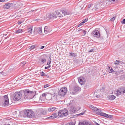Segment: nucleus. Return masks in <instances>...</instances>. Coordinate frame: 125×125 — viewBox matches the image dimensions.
I'll list each match as a JSON object with an SVG mask.
<instances>
[{"label":"nucleus","mask_w":125,"mask_h":125,"mask_svg":"<svg viewBox=\"0 0 125 125\" xmlns=\"http://www.w3.org/2000/svg\"><path fill=\"white\" fill-rule=\"evenodd\" d=\"M105 90V88L104 87H102L100 89V91L101 92H103Z\"/></svg>","instance_id":"37"},{"label":"nucleus","mask_w":125,"mask_h":125,"mask_svg":"<svg viewBox=\"0 0 125 125\" xmlns=\"http://www.w3.org/2000/svg\"><path fill=\"white\" fill-rule=\"evenodd\" d=\"M41 76H46V74H45L43 71H42L41 72Z\"/></svg>","instance_id":"30"},{"label":"nucleus","mask_w":125,"mask_h":125,"mask_svg":"<svg viewBox=\"0 0 125 125\" xmlns=\"http://www.w3.org/2000/svg\"><path fill=\"white\" fill-rule=\"evenodd\" d=\"M76 111V109L75 107L73 106H71L70 107L69 112L71 114L74 113Z\"/></svg>","instance_id":"11"},{"label":"nucleus","mask_w":125,"mask_h":125,"mask_svg":"<svg viewBox=\"0 0 125 125\" xmlns=\"http://www.w3.org/2000/svg\"><path fill=\"white\" fill-rule=\"evenodd\" d=\"M49 86V84H47L44 85V88H46Z\"/></svg>","instance_id":"46"},{"label":"nucleus","mask_w":125,"mask_h":125,"mask_svg":"<svg viewBox=\"0 0 125 125\" xmlns=\"http://www.w3.org/2000/svg\"><path fill=\"white\" fill-rule=\"evenodd\" d=\"M82 31V29H79L78 30V31Z\"/></svg>","instance_id":"63"},{"label":"nucleus","mask_w":125,"mask_h":125,"mask_svg":"<svg viewBox=\"0 0 125 125\" xmlns=\"http://www.w3.org/2000/svg\"><path fill=\"white\" fill-rule=\"evenodd\" d=\"M9 99L7 95H5L3 97L2 102L4 106H8L9 105Z\"/></svg>","instance_id":"7"},{"label":"nucleus","mask_w":125,"mask_h":125,"mask_svg":"<svg viewBox=\"0 0 125 125\" xmlns=\"http://www.w3.org/2000/svg\"><path fill=\"white\" fill-rule=\"evenodd\" d=\"M40 61L42 64H43L46 61V60L44 58H42L41 59Z\"/></svg>","instance_id":"25"},{"label":"nucleus","mask_w":125,"mask_h":125,"mask_svg":"<svg viewBox=\"0 0 125 125\" xmlns=\"http://www.w3.org/2000/svg\"><path fill=\"white\" fill-rule=\"evenodd\" d=\"M55 12L57 15V17H63V15H62L61 14H60L59 11L58 10H57L55 11Z\"/></svg>","instance_id":"18"},{"label":"nucleus","mask_w":125,"mask_h":125,"mask_svg":"<svg viewBox=\"0 0 125 125\" xmlns=\"http://www.w3.org/2000/svg\"><path fill=\"white\" fill-rule=\"evenodd\" d=\"M101 4L100 3L98 4H97V5H96V6H97V7H98L99 8V9H100V8H101Z\"/></svg>","instance_id":"42"},{"label":"nucleus","mask_w":125,"mask_h":125,"mask_svg":"<svg viewBox=\"0 0 125 125\" xmlns=\"http://www.w3.org/2000/svg\"><path fill=\"white\" fill-rule=\"evenodd\" d=\"M118 89L122 94H123L125 93V88L121 87Z\"/></svg>","instance_id":"16"},{"label":"nucleus","mask_w":125,"mask_h":125,"mask_svg":"<svg viewBox=\"0 0 125 125\" xmlns=\"http://www.w3.org/2000/svg\"><path fill=\"white\" fill-rule=\"evenodd\" d=\"M8 0H1V2H4L5 1H7Z\"/></svg>","instance_id":"58"},{"label":"nucleus","mask_w":125,"mask_h":125,"mask_svg":"<svg viewBox=\"0 0 125 125\" xmlns=\"http://www.w3.org/2000/svg\"><path fill=\"white\" fill-rule=\"evenodd\" d=\"M22 23V22L21 21H19L18 22V24H20Z\"/></svg>","instance_id":"54"},{"label":"nucleus","mask_w":125,"mask_h":125,"mask_svg":"<svg viewBox=\"0 0 125 125\" xmlns=\"http://www.w3.org/2000/svg\"><path fill=\"white\" fill-rule=\"evenodd\" d=\"M84 23L83 22H82L79 24L78 25V27H79L80 26L83 25V24Z\"/></svg>","instance_id":"38"},{"label":"nucleus","mask_w":125,"mask_h":125,"mask_svg":"<svg viewBox=\"0 0 125 125\" xmlns=\"http://www.w3.org/2000/svg\"><path fill=\"white\" fill-rule=\"evenodd\" d=\"M108 98L109 100H112L115 99L116 98V97L114 95H113L109 96L108 97Z\"/></svg>","instance_id":"19"},{"label":"nucleus","mask_w":125,"mask_h":125,"mask_svg":"<svg viewBox=\"0 0 125 125\" xmlns=\"http://www.w3.org/2000/svg\"><path fill=\"white\" fill-rule=\"evenodd\" d=\"M1 74L5 76L6 75V73L4 71H2L0 72Z\"/></svg>","instance_id":"34"},{"label":"nucleus","mask_w":125,"mask_h":125,"mask_svg":"<svg viewBox=\"0 0 125 125\" xmlns=\"http://www.w3.org/2000/svg\"><path fill=\"white\" fill-rule=\"evenodd\" d=\"M49 59H50L49 60V62H47V65H49L51 63V58H49Z\"/></svg>","instance_id":"39"},{"label":"nucleus","mask_w":125,"mask_h":125,"mask_svg":"<svg viewBox=\"0 0 125 125\" xmlns=\"http://www.w3.org/2000/svg\"><path fill=\"white\" fill-rule=\"evenodd\" d=\"M34 32L35 33H38L40 34L42 32V29L41 27H35L34 29Z\"/></svg>","instance_id":"12"},{"label":"nucleus","mask_w":125,"mask_h":125,"mask_svg":"<svg viewBox=\"0 0 125 125\" xmlns=\"http://www.w3.org/2000/svg\"><path fill=\"white\" fill-rule=\"evenodd\" d=\"M22 29H19L17 30L15 33L17 34H18L19 33L22 32Z\"/></svg>","instance_id":"26"},{"label":"nucleus","mask_w":125,"mask_h":125,"mask_svg":"<svg viewBox=\"0 0 125 125\" xmlns=\"http://www.w3.org/2000/svg\"><path fill=\"white\" fill-rule=\"evenodd\" d=\"M123 73V70H121L120 71V73H121V74H122Z\"/></svg>","instance_id":"61"},{"label":"nucleus","mask_w":125,"mask_h":125,"mask_svg":"<svg viewBox=\"0 0 125 125\" xmlns=\"http://www.w3.org/2000/svg\"><path fill=\"white\" fill-rule=\"evenodd\" d=\"M116 62H118V63H115V62H114V64H118V65H119V63H120V62L119 61H118L117 60H116Z\"/></svg>","instance_id":"36"},{"label":"nucleus","mask_w":125,"mask_h":125,"mask_svg":"<svg viewBox=\"0 0 125 125\" xmlns=\"http://www.w3.org/2000/svg\"><path fill=\"white\" fill-rule=\"evenodd\" d=\"M69 89L70 93L73 94H75L77 92L81 90L80 88L77 86H76L73 87H70Z\"/></svg>","instance_id":"5"},{"label":"nucleus","mask_w":125,"mask_h":125,"mask_svg":"<svg viewBox=\"0 0 125 125\" xmlns=\"http://www.w3.org/2000/svg\"><path fill=\"white\" fill-rule=\"evenodd\" d=\"M25 98L27 99H30L33 98L35 96V93L33 91H30L29 90H24Z\"/></svg>","instance_id":"1"},{"label":"nucleus","mask_w":125,"mask_h":125,"mask_svg":"<svg viewBox=\"0 0 125 125\" xmlns=\"http://www.w3.org/2000/svg\"><path fill=\"white\" fill-rule=\"evenodd\" d=\"M13 3H8L6 4L3 6V7L4 9H8L11 7Z\"/></svg>","instance_id":"13"},{"label":"nucleus","mask_w":125,"mask_h":125,"mask_svg":"<svg viewBox=\"0 0 125 125\" xmlns=\"http://www.w3.org/2000/svg\"><path fill=\"white\" fill-rule=\"evenodd\" d=\"M62 13L64 15H69L71 14V13L69 12H67L64 10H62Z\"/></svg>","instance_id":"20"},{"label":"nucleus","mask_w":125,"mask_h":125,"mask_svg":"<svg viewBox=\"0 0 125 125\" xmlns=\"http://www.w3.org/2000/svg\"><path fill=\"white\" fill-rule=\"evenodd\" d=\"M92 34L94 36L97 38L99 37L100 36L99 31L97 30H94L92 33Z\"/></svg>","instance_id":"8"},{"label":"nucleus","mask_w":125,"mask_h":125,"mask_svg":"<svg viewBox=\"0 0 125 125\" xmlns=\"http://www.w3.org/2000/svg\"><path fill=\"white\" fill-rule=\"evenodd\" d=\"M85 125H91V124H89L88 122H85Z\"/></svg>","instance_id":"51"},{"label":"nucleus","mask_w":125,"mask_h":125,"mask_svg":"<svg viewBox=\"0 0 125 125\" xmlns=\"http://www.w3.org/2000/svg\"><path fill=\"white\" fill-rule=\"evenodd\" d=\"M4 125H10V124H5Z\"/></svg>","instance_id":"64"},{"label":"nucleus","mask_w":125,"mask_h":125,"mask_svg":"<svg viewBox=\"0 0 125 125\" xmlns=\"http://www.w3.org/2000/svg\"><path fill=\"white\" fill-rule=\"evenodd\" d=\"M35 45H32L30 47V48L29 49L30 50H32V49H34V48H35Z\"/></svg>","instance_id":"35"},{"label":"nucleus","mask_w":125,"mask_h":125,"mask_svg":"<svg viewBox=\"0 0 125 125\" xmlns=\"http://www.w3.org/2000/svg\"><path fill=\"white\" fill-rule=\"evenodd\" d=\"M85 111H84V112H82V113L78 114V115H83V114L84 113H85Z\"/></svg>","instance_id":"44"},{"label":"nucleus","mask_w":125,"mask_h":125,"mask_svg":"<svg viewBox=\"0 0 125 125\" xmlns=\"http://www.w3.org/2000/svg\"><path fill=\"white\" fill-rule=\"evenodd\" d=\"M79 83L81 85H83L85 83L86 81L85 79L83 77H80L78 79Z\"/></svg>","instance_id":"9"},{"label":"nucleus","mask_w":125,"mask_h":125,"mask_svg":"<svg viewBox=\"0 0 125 125\" xmlns=\"http://www.w3.org/2000/svg\"><path fill=\"white\" fill-rule=\"evenodd\" d=\"M44 46H42L40 48L41 49H43L44 48Z\"/></svg>","instance_id":"56"},{"label":"nucleus","mask_w":125,"mask_h":125,"mask_svg":"<svg viewBox=\"0 0 125 125\" xmlns=\"http://www.w3.org/2000/svg\"><path fill=\"white\" fill-rule=\"evenodd\" d=\"M78 125H85V124L84 123H79Z\"/></svg>","instance_id":"50"},{"label":"nucleus","mask_w":125,"mask_h":125,"mask_svg":"<svg viewBox=\"0 0 125 125\" xmlns=\"http://www.w3.org/2000/svg\"><path fill=\"white\" fill-rule=\"evenodd\" d=\"M66 125H74L72 123H67Z\"/></svg>","instance_id":"53"},{"label":"nucleus","mask_w":125,"mask_h":125,"mask_svg":"<svg viewBox=\"0 0 125 125\" xmlns=\"http://www.w3.org/2000/svg\"><path fill=\"white\" fill-rule=\"evenodd\" d=\"M68 114V111L66 109L60 110L58 112V115L59 117H62L66 116Z\"/></svg>","instance_id":"6"},{"label":"nucleus","mask_w":125,"mask_h":125,"mask_svg":"<svg viewBox=\"0 0 125 125\" xmlns=\"http://www.w3.org/2000/svg\"><path fill=\"white\" fill-rule=\"evenodd\" d=\"M56 109L55 107H50L48 108V110L49 112H52L54 111Z\"/></svg>","instance_id":"21"},{"label":"nucleus","mask_w":125,"mask_h":125,"mask_svg":"<svg viewBox=\"0 0 125 125\" xmlns=\"http://www.w3.org/2000/svg\"><path fill=\"white\" fill-rule=\"evenodd\" d=\"M51 66L50 65H49L47 67H45V69H48V68H49L51 67Z\"/></svg>","instance_id":"47"},{"label":"nucleus","mask_w":125,"mask_h":125,"mask_svg":"<svg viewBox=\"0 0 125 125\" xmlns=\"http://www.w3.org/2000/svg\"><path fill=\"white\" fill-rule=\"evenodd\" d=\"M47 18L49 19H54L57 18L56 14L53 13H49L47 15Z\"/></svg>","instance_id":"10"},{"label":"nucleus","mask_w":125,"mask_h":125,"mask_svg":"<svg viewBox=\"0 0 125 125\" xmlns=\"http://www.w3.org/2000/svg\"><path fill=\"white\" fill-rule=\"evenodd\" d=\"M98 110V108L96 107H94L93 109V110L94 111H96Z\"/></svg>","instance_id":"33"},{"label":"nucleus","mask_w":125,"mask_h":125,"mask_svg":"<svg viewBox=\"0 0 125 125\" xmlns=\"http://www.w3.org/2000/svg\"><path fill=\"white\" fill-rule=\"evenodd\" d=\"M106 117L110 118L112 117V116L110 115L107 114Z\"/></svg>","instance_id":"29"},{"label":"nucleus","mask_w":125,"mask_h":125,"mask_svg":"<svg viewBox=\"0 0 125 125\" xmlns=\"http://www.w3.org/2000/svg\"><path fill=\"white\" fill-rule=\"evenodd\" d=\"M22 96L21 92H16L13 95V99L15 101H18L21 98Z\"/></svg>","instance_id":"2"},{"label":"nucleus","mask_w":125,"mask_h":125,"mask_svg":"<svg viewBox=\"0 0 125 125\" xmlns=\"http://www.w3.org/2000/svg\"><path fill=\"white\" fill-rule=\"evenodd\" d=\"M26 63V62H22L21 63V65L22 64L23 65H25Z\"/></svg>","instance_id":"41"},{"label":"nucleus","mask_w":125,"mask_h":125,"mask_svg":"<svg viewBox=\"0 0 125 125\" xmlns=\"http://www.w3.org/2000/svg\"><path fill=\"white\" fill-rule=\"evenodd\" d=\"M28 32H30L31 34H32V26H31L30 27L28 28Z\"/></svg>","instance_id":"22"},{"label":"nucleus","mask_w":125,"mask_h":125,"mask_svg":"<svg viewBox=\"0 0 125 125\" xmlns=\"http://www.w3.org/2000/svg\"><path fill=\"white\" fill-rule=\"evenodd\" d=\"M24 115L29 118H32L34 115V113L31 110H27L24 111Z\"/></svg>","instance_id":"3"},{"label":"nucleus","mask_w":125,"mask_h":125,"mask_svg":"<svg viewBox=\"0 0 125 125\" xmlns=\"http://www.w3.org/2000/svg\"><path fill=\"white\" fill-rule=\"evenodd\" d=\"M47 94V93H43L42 95V97H46Z\"/></svg>","instance_id":"32"},{"label":"nucleus","mask_w":125,"mask_h":125,"mask_svg":"<svg viewBox=\"0 0 125 125\" xmlns=\"http://www.w3.org/2000/svg\"><path fill=\"white\" fill-rule=\"evenodd\" d=\"M88 20V18H87V19H85L83 20V22L84 23L86 22Z\"/></svg>","instance_id":"40"},{"label":"nucleus","mask_w":125,"mask_h":125,"mask_svg":"<svg viewBox=\"0 0 125 125\" xmlns=\"http://www.w3.org/2000/svg\"><path fill=\"white\" fill-rule=\"evenodd\" d=\"M71 56H74L75 57V56H74V53H70Z\"/></svg>","instance_id":"48"},{"label":"nucleus","mask_w":125,"mask_h":125,"mask_svg":"<svg viewBox=\"0 0 125 125\" xmlns=\"http://www.w3.org/2000/svg\"><path fill=\"white\" fill-rule=\"evenodd\" d=\"M67 92V88L63 87L61 88L58 92V94L60 96H64L66 94Z\"/></svg>","instance_id":"4"},{"label":"nucleus","mask_w":125,"mask_h":125,"mask_svg":"<svg viewBox=\"0 0 125 125\" xmlns=\"http://www.w3.org/2000/svg\"><path fill=\"white\" fill-rule=\"evenodd\" d=\"M115 18L114 17H113L111 18L110 20L112 21H113L115 19Z\"/></svg>","instance_id":"43"},{"label":"nucleus","mask_w":125,"mask_h":125,"mask_svg":"<svg viewBox=\"0 0 125 125\" xmlns=\"http://www.w3.org/2000/svg\"><path fill=\"white\" fill-rule=\"evenodd\" d=\"M40 20V19H35L34 20L35 21H39Z\"/></svg>","instance_id":"60"},{"label":"nucleus","mask_w":125,"mask_h":125,"mask_svg":"<svg viewBox=\"0 0 125 125\" xmlns=\"http://www.w3.org/2000/svg\"><path fill=\"white\" fill-rule=\"evenodd\" d=\"M94 50V49H92L89 51V52H93Z\"/></svg>","instance_id":"55"},{"label":"nucleus","mask_w":125,"mask_h":125,"mask_svg":"<svg viewBox=\"0 0 125 125\" xmlns=\"http://www.w3.org/2000/svg\"><path fill=\"white\" fill-rule=\"evenodd\" d=\"M96 96L97 98H99L100 97V95H96Z\"/></svg>","instance_id":"59"},{"label":"nucleus","mask_w":125,"mask_h":125,"mask_svg":"<svg viewBox=\"0 0 125 125\" xmlns=\"http://www.w3.org/2000/svg\"><path fill=\"white\" fill-rule=\"evenodd\" d=\"M101 8H103L104 7L108 6L109 5V3L106 1H105L100 3Z\"/></svg>","instance_id":"14"},{"label":"nucleus","mask_w":125,"mask_h":125,"mask_svg":"<svg viewBox=\"0 0 125 125\" xmlns=\"http://www.w3.org/2000/svg\"><path fill=\"white\" fill-rule=\"evenodd\" d=\"M95 124L96 125H100L99 124H98V123L97 122L95 123Z\"/></svg>","instance_id":"62"},{"label":"nucleus","mask_w":125,"mask_h":125,"mask_svg":"<svg viewBox=\"0 0 125 125\" xmlns=\"http://www.w3.org/2000/svg\"><path fill=\"white\" fill-rule=\"evenodd\" d=\"M57 117V115L56 113H54L50 116L48 118L53 119L56 118Z\"/></svg>","instance_id":"15"},{"label":"nucleus","mask_w":125,"mask_h":125,"mask_svg":"<svg viewBox=\"0 0 125 125\" xmlns=\"http://www.w3.org/2000/svg\"><path fill=\"white\" fill-rule=\"evenodd\" d=\"M94 107L93 106V105H91L90 106V108L92 109L93 110V108H94Z\"/></svg>","instance_id":"52"},{"label":"nucleus","mask_w":125,"mask_h":125,"mask_svg":"<svg viewBox=\"0 0 125 125\" xmlns=\"http://www.w3.org/2000/svg\"><path fill=\"white\" fill-rule=\"evenodd\" d=\"M121 23L123 24L125 23V19L123 20L122 21H121Z\"/></svg>","instance_id":"45"},{"label":"nucleus","mask_w":125,"mask_h":125,"mask_svg":"<svg viewBox=\"0 0 125 125\" xmlns=\"http://www.w3.org/2000/svg\"><path fill=\"white\" fill-rule=\"evenodd\" d=\"M117 0H108V1L109 2H110L111 3H113Z\"/></svg>","instance_id":"31"},{"label":"nucleus","mask_w":125,"mask_h":125,"mask_svg":"<svg viewBox=\"0 0 125 125\" xmlns=\"http://www.w3.org/2000/svg\"><path fill=\"white\" fill-rule=\"evenodd\" d=\"M116 92V96H118L119 95L122 94L118 89L117 90Z\"/></svg>","instance_id":"24"},{"label":"nucleus","mask_w":125,"mask_h":125,"mask_svg":"<svg viewBox=\"0 0 125 125\" xmlns=\"http://www.w3.org/2000/svg\"><path fill=\"white\" fill-rule=\"evenodd\" d=\"M107 114L103 112L99 113H98V115L101 116H104L106 117Z\"/></svg>","instance_id":"23"},{"label":"nucleus","mask_w":125,"mask_h":125,"mask_svg":"<svg viewBox=\"0 0 125 125\" xmlns=\"http://www.w3.org/2000/svg\"><path fill=\"white\" fill-rule=\"evenodd\" d=\"M52 95L51 94L47 93L46 98L48 100H50L52 98Z\"/></svg>","instance_id":"17"},{"label":"nucleus","mask_w":125,"mask_h":125,"mask_svg":"<svg viewBox=\"0 0 125 125\" xmlns=\"http://www.w3.org/2000/svg\"><path fill=\"white\" fill-rule=\"evenodd\" d=\"M94 8H95V9H99V7H97V6H96V5H95L94 6Z\"/></svg>","instance_id":"49"},{"label":"nucleus","mask_w":125,"mask_h":125,"mask_svg":"<svg viewBox=\"0 0 125 125\" xmlns=\"http://www.w3.org/2000/svg\"><path fill=\"white\" fill-rule=\"evenodd\" d=\"M86 31H85V30H84V31L83 32V33H84V35H85L86 33Z\"/></svg>","instance_id":"57"},{"label":"nucleus","mask_w":125,"mask_h":125,"mask_svg":"<svg viewBox=\"0 0 125 125\" xmlns=\"http://www.w3.org/2000/svg\"><path fill=\"white\" fill-rule=\"evenodd\" d=\"M109 69H110V71L109 72V73H114V72H115V71H114V70L112 69V68H111V69H110V67H108Z\"/></svg>","instance_id":"28"},{"label":"nucleus","mask_w":125,"mask_h":125,"mask_svg":"<svg viewBox=\"0 0 125 125\" xmlns=\"http://www.w3.org/2000/svg\"><path fill=\"white\" fill-rule=\"evenodd\" d=\"M48 28V27L47 26H45L44 28V32L46 34H47L48 32V30H47Z\"/></svg>","instance_id":"27"}]
</instances>
